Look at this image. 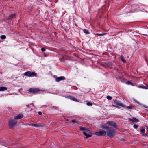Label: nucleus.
Listing matches in <instances>:
<instances>
[{"instance_id":"obj_1","label":"nucleus","mask_w":148,"mask_h":148,"mask_svg":"<svg viewBox=\"0 0 148 148\" xmlns=\"http://www.w3.org/2000/svg\"><path fill=\"white\" fill-rule=\"evenodd\" d=\"M79 128L80 130L83 132L86 138H88V137H91L92 136V133L88 129L82 127H79Z\"/></svg>"},{"instance_id":"obj_2","label":"nucleus","mask_w":148,"mask_h":148,"mask_svg":"<svg viewBox=\"0 0 148 148\" xmlns=\"http://www.w3.org/2000/svg\"><path fill=\"white\" fill-rule=\"evenodd\" d=\"M17 123V120H16L14 118L10 119L8 121V125L10 128V129H13L16 124Z\"/></svg>"},{"instance_id":"obj_3","label":"nucleus","mask_w":148,"mask_h":148,"mask_svg":"<svg viewBox=\"0 0 148 148\" xmlns=\"http://www.w3.org/2000/svg\"><path fill=\"white\" fill-rule=\"evenodd\" d=\"M106 133V135L110 137H113L115 133L114 130L112 129L111 127H110L107 130Z\"/></svg>"},{"instance_id":"obj_4","label":"nucleus","mask_w":148,"mask_h":148,"mask_svg":"<svg viewBox=\"0 0 148 148\" xmlns=\"http://www.w3.org/2000/svg\"><path fill=\"white\" fill-rule=\"evenodd\" d=\"M106 131L104 130L99 131L95 133V134L99 136H105L106 135Z\"/></svg>"},{"instance_id":"obj_5","label":"nucleus","mask_w":148,"mask_h":148,"mask_svg":"<svg viewBox=\"0 0 148 148\" xmlns=\"http://www.w3.org/2000/svg\"><path fill=\"white\" fill-rule=\"evenodd\" d=\"M41 91L40 89L37 88H30L29 90V91L31 93H35Z\"/></svg>"},{"instance_id":"obj_6","label":"nucleus","mask_w":148,"mask_h":148,"mask_svg":"<svg viewBox=\"0 0 148 148\" xmlns=\"http://www.w3.org/2000/svg\"><path fill=\"white\" fill-rule=\"evenodd\" d=\"M24 75L25 76H28L29 77L32 76H36V73L34 72H31L30 71H28L25 72L24 73Z\"/></svg>"},{"instance_id":"obj_7","label":"nucleus","mask_w":148,"mask_h":148,"mask_svg":"<svg viewBox=\"0 0 148 148\" xmlns=\"http://www.w3.org/2000/svg\"><path fill=\"white\" fill-rule=\"evenodd\" d=\"M107 123L111 126H112L114 128L117 129V126L116 123L113 121H109L107 122Z\"/></svg>"},{"instance_id":"obj_8","label":"nucleus","mask_w":148,"mask_h":148,"mask_svg":"<svg viewBox=\"0 0 148 148\" xmlns=\"http://www.w3.org/2000/svg\"><path fill=\"white\" fill-rule=\"evenodd\" d=\"M23 115L22 114H20L15 116L14 118L16 120L17 119H20L23 118Z\"/></svg>"},{"instance_id":"obj_9","label":"nucleus","mask_w":148,"mask_h":148,"mask_svg":"<svg viewBox=\"0 0 148 148\" xmlns=\"http://www.w3.org/2000/svg\"><path fill=\"white\" fill-rule=\"evenodd\" d=\"M65 79V78L63 76H61L59 77H58L56 79V81L58 82L64 79Z\"/></svg>"},{"instance_id":"obj_10","label":"nucleus","mask_w":148,"mask_h":148,"mask_svg":"<svg viewBox=\"0 0 148 148\" xmlns=\"http://www.w3.org/2000/svg\"><path fill=\"white\" fill-rule=\"evenodd\" d=\"M114 102L115 103V104L118 105L122 107H124V106H123V104H122L121 103H120L119 101L115 100L114 101Z\"/></svg>"},{"instance_id":"obj_11","label":"nucleus","mask_w":148,"mask_h":148,"mask_svg":"<svg viewBox=\"0 0 148 148\" xmlns=\"http://www.w3.org/2000/svg\"><path fill=\"white\" fill-rule=\"evenodd\" d=\"M129 120L133 122H137L138 121V120L135 118H133L132 119H129Z\"/></svg>"},{"instance_id":"obj_12","label":"nucleus","mask_w":148,"mask_h":148,"mask_svg":"<svg viewBox=\"0 0 148 148\" xmlns=\"http://www.w3.org/2000/svg\"><path fill=\"white\" fill-rule=\"evenodd\" d=\"M7 89V88L5 87H0V91H3L6 90Z\"/></svg>"},{"instance_id":"obj_13","label":"nucleus","mask_w":148,"mask_h":148,"mask_svg":"<svg viewBox=\"0 0 148 148\" xmlns=\"http://www.w3.org/2000/svg\"><path fill=\"white\" fill-rule=\"evenodd\" d=\"M16 15V14H13L9 16V19H12L14 18Z\"/></svg>"},{"instance_id":"obj_14","label":"nucleus","mask_w":148,"mask_h":148,"mask_svg":"<svg viewBox=\"0 0 148 148\" xmlns=\"http://www.w3.org/2000/svg\"><path fill=\"white\" fill-rule=\"evenodd\" d=\"M102 128L103 129H108L110 128V127H109L107 126L106 125H102Z\"/></svg>"},{"instance_id":"obj_15","label":"nucleus","mask_w":148,"mask_h":148,"mask_svg":"<svg viewBox=\"0 0 148 148\" xmlns=\"http://www.w3.org/2000/svg\"><path fill=\"white\" fill-rule=\"evenodd\" d=\"M138 87L139 88L146 89V86H145L142 85H139Z\"/></svg>"},{"instance_id":"obj_16","label":"nucleus","mask_w":148,"mask_h":148,"mask_svg":"<svg viewBox=\"0 0 148 148\" xmlns=\"http://www.w3.org/2000/svg\"><path fill=\"white\" fill-rule=\"evenodd\" d=\"M121 59L122 60V61L124 62V63H125L126 62V61L124 59V58L123 55H121Z\"/></svg>"},{"instance_id":"obj_17","label":"nucleus","mask_w":148,"mask_h":148,"mask_svg":"<svg viewBox=\"0 0 148 148\" xmlns=\"http://www.w3.org/2000/svg\"><path fill=\"white\" fill-rule=\"evenodd\" d=\"M31 125L34 126V127H41V126L40 125H38L37 124H32Z\"/></svg>"},{"instance_id":"obj_18","label":"nucleus","mask_w":148,"mask_h":148,"mask_svg":"<svg viewBox=\"0 0 148 148\" xmlns=\"http://www.w3.org/2000/svg\"><path fill=\"white\" fill-rule=\"evenodd\" d=\"M83 31L86 34H89V32L86 29H84Z\"/></svg>"},{"instance_id":"obj_19","label":"nucleus","mask_w":148,"mask_h":148,"mask_svg":"<svg viewBox=\"0 0 148 148\" xmlns=\"http://www.w3.org/2000/svg\"><path fill=\"white\" fill-rule=\"evenodd\" d=\"M126 83L127 84H131L133 86H134V84L130 81H128Z\"/></svg>"},{"instance_id":"obj_20","label":"nucleus","mask_w":148,"mask_h":148,"mask_svg":"<svg viewBox=\"0 0 148 148\" xmlns=\"http://www.w3.org/2000/svg\"><path fill=\"white\" fill-rule=\"evenodd\" d=\"M0 38L2 39H4L6 38V36L5 35H2L1 36Z\"/></svg>"},{"instance_id":"obj_21","label":"nucleus","mask_w":148,"mask_h":148,"mask_svg":"<svg viewBox=\"0 0 148 148\" xmlns=\"http://www.w3.org/2000/svg\"><path fill=\"white\" fill-rule=\"evenodd\" d=\"M145 130L144 129H141L140 130V132L142 134L144 133H145Z\"/></svg>"},{"instance_id":"obj_22","label":"nucleus","mask_w":148,"mask_h":148,"mask_svg":"<svg viewBox=\"0 0 148 148\" xmlns=\"http://www.w3.org/2000/svg\"><path fill=\"white\" fill-rule=\"evenodd\" d=\"M71 99L73 101L78 102V101L77 99H76L75 98H72Z\"/></svg>"},{"instance_id":"obj_23","label":"nucleus","mask_w":148,"mask_h":148,"mask_svg":"<svg viewBox=\"0 0 148 148\" xmlns=\"http://www.w3.org/2000/svg\"><path fill=\"white\" fill-rule=\"evenodd\" d=\"M96 34L98 36H103L104 35H105L106 34V33H103V34Z\"/></svg>"},{"instance_id":"obj_24","label":"nucleus","mask_w":148,"mask_h":148,"mask_svg":"<svg viewBox=\"0 0 148 148\" xmlns=\"http://www.w3.org/2000/svg\"><path fill=\"white\" fill-rule=\"evenodd\" d=\"M107 98L108 99V100H111L112 99V97H111L110 96H108L107 97Z\"/></svg>"},{"instance_id":"obj_25","label":"nucleus","mask_w":148,"mask_h":148,"mask_svg":"<svg viewBox=\"0 0 148 148\" xmlns=\"http://www.w3.org/2000/svg\"><path fill=\"white\" fill-rule=\"evenodd\" d=\"M86 104L88 105V106H92V103H90V102H88L87 103H86Z\"/></svg>"},{"instance_id":"obj_26","label":"nucleus","mask_w":148,"mask_h":148,"mask_svg":"<svg viewBox=\"0 0 148 148\" xmlns=\"http://www.w3.org/2000/svg\"><path fill=\"white\" fill-rule=\"evenodd\" d=\"M71 122L72 123H77V122L75 120H72L71 121Z\"/></svg>"},{"instance_id":"obj_27","label":"nucleus","mask_w":148,"mask_h":148,"mask_svg":"<svg viewBox=\"0 0 148 148\" xmlns=\"http://www.w3.org/2000/svg\"><path fill=\"white\" fill-rule=\"evenodd\" d=\"M142 136H147V134L145 133H143V134H142Z\"/></svg>"},{"instance_id":"obj_28","label":"nucleus","mask_w":148,"mask_h":148,"mask_svg":"<svg viewBox=\"0 0 148 148\" xmlns=\"http://www.w3.org/2000/svg\"><path fill=\"white\" fill-rule=\"evenodd\" d=\"M41 50L42 52H44L45 50V49L44 48H42Z\"/></svg>"},{"instance_id":"obj_29","label":"nucleus","mask_w":148,"mask_h":148,"mask_svg":"<svg viewBox=\"0 0 148 148\" xmlns=\"http://www.w3.org/2000/svg\"><path fill=\"white\" fill-rule=\"evenodd\" d=\"M133 126L136 129L138 127L136 125H134Z\"/></svg>"},{"instance_id":"obj_30","label":"nucleus","mask_w":148,"mask_h":148,"mask_svg":"<svg viewBox=\"0 0 148 148\" xmlns=\"http://www.w3.org/2000/svg\"><path fill=\"white\" fill-rule=\"evenodd\" d=\"M38 113V114L40 115H41L42 114V113L41 112H39Z\"/></svg>"},{"instance_id":"obj_31","label":"nucleus","mask_w":148,"mask_h":148,"mask_svg":"<svg viewBox=\"0 0 148 148\" xmlns=\"http://www.w3.org/2000/svg\"><path fill=\"white\" fill-rule=\"evenodd\" d=\"M112 106H114V107H119L118 106H115V105H112Z\"/></svg>"},{"instance_id":"obj_32","label":"nucleus","mask_w":148,"mask_h":148,"mask_svg":"<svg viewBox=\"0 0 148 148\" xmlns=\"http://www.w3.org/2000/svg\"><path fill=\"white\" fill-rule=\"evenodd\" d=\"M128 108H130V109H131L132 108L130 106H128L127 107Z\"/></svg>"},{"instance_id":"obj_33","label":"nucleus","mask_w":148,"mask_h":148,"mask_svg":"<svg viewBox=\"0 0 148 148\" xmlns=\"http://www.w3.org/2000/svg\"><path fill=\"white\" fill-rule=\"evenodd\" d=\"M146 89H148V85H147L146 86Z\"/></svg>"},{"instance_id":"obj_34","label":"nucleus","mask_w":148,"mask_h":148,"mask_svg":"<svg viewBox=\"0 0 148 148\" xmlns=\"http://www.w3.org/2000/svg\"><path fill=\"white\" fill-rule=\"evenodd\" d=\"M147 128H148V126Z\"/></svg>"}]
</instances>
